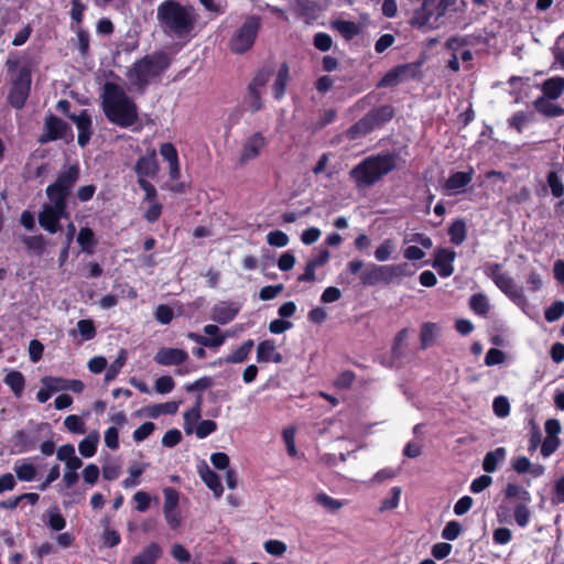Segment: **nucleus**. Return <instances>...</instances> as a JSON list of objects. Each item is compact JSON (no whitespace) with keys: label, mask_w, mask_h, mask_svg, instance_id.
<instances>
[{"label":"nucleus","mask_w":564,"mask_h":564,"mask_svg":"<svg viewBox=\"0 0 564 564\" xmlns=\"http://www.w3.org/2000/svg\"><path fill=\"white\" fill-rule=\"evenodd\" d=\"M160 154L166 162H169L170 177L172 180H178L181 176V169L178 163V154L175 147L170 142L162 143L160 147Z\"/></svg>","instance_id":"obj_18"},{"label":"nucleus","mask_w":564,"mask_h":564,"mask_svg":"<svg viewBox=\"0 0 564 564\" xmlns=\"http://www.w3.org/2000/svg\"><path fill=\"white\" fill-rule=\"evenodd\" d=\"M268 139L262 132H253L241 143L238 153V164L243 166L256 160L268 147Z\"/></svg>","instance_id":"obj_10"},{"label":"nucleus","mask_w":564,"mask_h":564,"mask_svg":"<svg viewBox=\"0 0 564 564\" xmlns=\"http://www.w3.org/2000/svg\"><path fill=\"white\" fill-rule=\"evenodd\" d=\"M495 284L517 305H522L527 302L522 292V288L518 286L514 280L509 274L502 273L495 281Z\"/></svg>","instance_id":"obj_16"},{"label":"nucleus","mask_w":564,"mask_h":564,"mask_svg":"<svg viewBox=\"0 0 564 564\" xmlns=\"http://www.w3.org/2000/svg\"><path fill=\"white\" fill-rule=\"evenodd\" d=\"M79 178V167L70 165L61 172L56 181L46 187V196L50 200L66 202L73 186Z\"/></svg>","instance_id":"obj_8"},{"label":"nucleus","mask_w":564,"mask_h":564,"mask_svg":"<svg viewBox=\"0 0 564 564\" xmlns=\"http://www.w3.org/2000/svg\"><path fill=\"white\" fill-rule=\"evenodd\" d=\"M529 503H518L514 508V520L517 524L521 528H524L530 522V510L528 508Z\"/></svg>","instance_id":"obj_55"},{"label":"nucleus","mask_w":564,"mask_h":564,"mask_svg":"<svg viewBox=\"0 0 564 564\" xmlns=\"http://www.w3.org/2000/svg\"><path fill=\"white\" fill-rule=\"evenodd\" d=\"M547 186L554 197L564 196V183L556 172H550L547 174Z\"/></svg>","instance_id":"obj_47"},{"label":"nucleus","mask_w":564,"mask_h":564,"mask_svg":"<svg viewBox=\"0 0 564 564\" xmlns=\"http://www.w3.org/2000/svg\"><path fill=\"white\" fill-rule=\"evenodd\" d=\"M554 100L555 99L541 96L533 102V106L538 112L545 117H560L564 115V109L560 105L555 104Z\"/></svg>","instance_id":"obj_22"},{"label":"nucleus","mask_w":564,"mask_h":564,"mask_svg":"<svg viewBox=\"0 0 564 564\" xmlns=\"http://www.w3.org/2000/svg\"><path fill=\"white\" fill-rule=\"evenodd\" d=\"M505 359H506V354L502 350L497 349V348H490L486 354L485 364H486V366L491 367V366L503 364Z\"/></svg>","instance_id":"obj_64"},{"label":"nucleus","mask_w":564,"mask_h":564,"mask_svg":"<svg viewBox=\"0 0 564 564\" xmlns=\"http://www.w3.org/2000/svg\"><path fill=\"white\" fill-rule=\"evenodd\" d=\"M66 208V202L62 200H50L44 204L39 214L40 226L50 234L57 232L61 228L59 220L68 216Z\"/></svg>","instance_id":"obj_9"},{"label":"nucleus","mask_w":564,"mask_h":564,"mask_svg":"<svg viewBox=\"0 0 564 564\" xmlns=\"http://www.w3.org/2000/svg\"><path fill=\"white\" fill-rule=\"evenodd\" d=\"M46 524L54 531H62L66 527V520L57 508H50Z\"/></svg>","instance_id":"obj_43"},{"label":"nucleus","mask_w":564,"mask_h":564,"mask_svg":"<svg viewBox=\"0 0 564 564\" xmlns=\"http://www.w3.org/2000/svg\"><path fill=\"white\" fill-rule=\"evenodd\" d=\"M83 466L82 460H74L73 463L65 465L64 474H63V482L66 488H73L78 481V473L77 470Z\"/></svg>","instance_id":"obj_35"},{"label":"nucleus","mask_w":564,"mask_h":564,"mask_svg":"<svg viewBox=\"0 0 564 564\" xmlns=\"http://www.w3.org/2000/svg\"><path fill=\"white\" fill-rule=\"evenodd\" d=\"M161 553L162 551L159 544L151 543L131 560V564H155Z\"/></svg>","instance_id":"obj_29"},{"label":"nucleus","mask_w":564,"mask_h":564,"mask_svg":"<svg viewBox=\"0 0 564 564\" xmlns=\"http://www.w3.org/2000/svg\"><path fill=\"white\" fill-rule=\"evenodd\" d=\"M126 360H127V354H126V350L122 349V350H120L117 359L108 367L106 375H105V380L106 381L113 380L118 376L121 368L124 366Z\"/></svg>","instance_id":"obj_45"},{"label":"nucleus","mask_w":564,"mask_h":564,"mask_svg":"<svg viewBox=\"0 0 564 564\" xmlns=\"http://www.w3.org/2000/svg\"><path fill=\"white\" fill-rule=\"evenodd\" d=\"M240 310L238 302L220 301L210 308L209 318L219 325H226L237 317Z\"/></svg>","instance_id":"obj_12"},{"label":"nucleus","mask_w":564,"mask_h":564,"mask_svg":"<svg viewBox=\"0 0 564 564\" xmlns=\"http://www.w3.org/2000/svg\"><path fill=\"white\" fill-rule=\"evenodd\" d=\"M170 66V58L163 52L145 55L135 62L127 72L129 82L139 90H143L152 79L160 76Z\"/></svg>","instance_id":"obj_4"},{"label":"nucleus","mask_w":564,"mask_h":564,"mask_svg":"<svg viewBox=\"0 0 564 564\" xmlns=\"http://www.w3.org/2000/svg\"><path fill=\"white\" fill-rule=\"evenodd\" d=\"M30 89L31 72L28 67H22L12 83V87L9 93L10 104L14 108L21 109L25 105Z\"/></svg>","instance_id":"obj_11"},{"label":"nucleus","mask_w":564,"mask_h":564,"mask_svg":"<svg viewBox=\"0 0 564 564\" xmlns=\"http://www.w3.org/2000/svg\"><path fill=\"white\" fill-rule=\"evenodd\" d=\"M456 259V252L447 248H438L434 252L433 267L437 270L438 274L447 278L453 274V262Z\"/></svg>","instance_id":"obj_15"},{"label":"nucleus","mask_w":564,"mask_h":564,"mask_svg":"<svg viewBox=\"0 0 564 564\" xmlns=\"http://www.w3.org/2000/svg\"><path fill=\"white\" fill-rule=\"evenodd\" d=\"M276 346L274 340L267 339L260 341L257 348V361L258 362H270L272 354L275 351Z\"/></svg>","instance_id":"obj_40"},{"label":"nucleus","mask_w":564,"mask_h":564,"mask_svg":"<svg viewBox=\"0 0 564 564\" xmlns=\"http://www.w3.org/2000/svg\"><path fill=\"white\" fill-rule=\"evenodd\" d=\"M462 533V525L457 521H449L442 531V538L448 541L456 540Z\"/></svg>","instance_id":"obj_60"},{"label":"nucleus","mask_w":564,"mask_h":564,"mask_svg":"<svg viewBox=\"0 0 564 564\" xmlns=\"http://www.w3.org/2000/svg\"><path fill=\"white\" fill-rule=\"evenodd\" d=\"M372 120L370 118H362L348 131L347 135L349 139H357L359 135L366 134L371 130Z\"/></svg>","instance_id":"obj_46"},{"label":"nucleus","mask_w":564,"mask_h":564,"mask_svg":"<svg viewBox=\"0 0 564 564\" xmlns=\"http://www.w3.org/2000/svg\"><path fill=\"white\" fill-rule=\"evenodd\" d=\"M198 474L205 485L214 492L215 497L220 498L223 496L224 488L219 476L206 464H202V466H199Z\"/></svg>","instance_id":"obj_20"},{"label":"nucleus","mask_w":564,"mask_h":564,"mask_svg":"<svg viewBox=\"0 0 564 564\" xmlns=\"http://www.w3.org/2000/svg\"><path fill=\"white\" fill-rule=\"evenodd\" d=\"M163 494H164L163 511L176 510L177 505H178V492L175 489L169 487V488L164 489Z\"/></svg>","instance_id":"obj_59"},{"label":"nucleus","mask_w":564,"mask_h":564,"mask_svg":"<svg viewBox=\"0 0 564 564\" xmlns=\"http://www.w3.org/2000/svg\"><path fill=\"white\" fill-rule=\"evenodd\" d=\"M452 4V0H423L422 6L414 11L411 24L416 28L436 29Z\"/></svg>","instance_id":"obj_5"},{"label":"nucleus","mask_w":564,"mask_h":564,"mask_svg":"<svg viewBox=\"0 0 564 564\" xmlns=\"http://www.w3.org/2000/svg\"><path fill=\"white\" fill-rule=\"evenodd\" d=\"M77 242L84 251L91 252L95 245V235L90 228H82L77 236Z\"/></svg>","instance_id":"obj_48"},{"label":"nucleus","mask_w":564,"mask_h":564,"mask_svg":"<svg viewBox=\"0 0 564 564\" xmlns=\"http://www.w3.org/2000/svg\"><path fill=\"white\" fill-rule=\"evenodd\" d=\"M100 441V435L97 431L90 432L85 438H83L78 444L79 454L89 458L93 457L97 453V447Z\"/></svg>","instance_id":"obj_28"},{"label":"nucleus","mask_w":564,"mask_h":564,"mask_svg":"<svg viewBox=\"0 0 564 564\" xmlns=\"http://www.w3.org/2000/svg\"><path fill=\"white\" fill-rule=\"evenodd\" d=\"M41 383L50 389L52 393L67 391V379L61 377L46 376L41 379Z\"/></svg>","instance_id":"obj_42"},{"label":"nucleus","mask_w":564,"mask_h":564,"mask_svg":"<svg viewBox=\"0 0 564 564\" xmlns=\"http://www.w3.org/2000/svg\"><path fill=\"white\" fill-rule=\"evenodd\" d=\"M507 451L505 447H498L488 452L482 462V468L486 473H495L498 466L506 459Z\"/></svg>","instance_id":"obj_27"},{"label":"nucleus","mask_w":564,"mask_h":564,"mask_svg":"<svg viewBox=\"0 0 564 564\" xmlns=\"http://www.w3.org/2000/svg\"><path fill=\"white\" fill-rule=\"evenodd\" d=\"M564 315V302L556 301L545 310V319L550 323L560 319Z\"/></svg>","instance_id":"obj_58"},{"label":"nucleus","mask_w":564,"mask_h":564,"mask_svg":"<svg viewBox=\"0 0 564 564\" xmlns=\"http://www.w3.org/2000/svg\"><path fill=\"white\" fill-rule=\"evenodd\" d=\"M159 170L155 151L153 150L149 155L141 156L135 164V172L138 178L152 177Z\"/></svg>","instance_id":"obj_19"},{"label":"nucleus","mask_w":564,"mask_h":564,"mask_svg":"<svg viewBox=\"0 0 564 564\" xmlns=\"http://www.w3.org/2000/svg\"><path fill=\"white\" fill-rule=\"evenodd\" d=\"M441 334V326L436 323L426 322L421 326L420 341L421 348L431 347Z\"/></svg>","instance_id":"obj_24"},{"label":"nucleus","mask_w":564,"mask_h":564,"mask_svg":"<svg viewBox=\"0 0 564 564\" xmlns=\"http://www.w3.org/2000/svg\"><path fill=\"white\" fill-rule=\"evenodd\" d=\"M397 246L391 238L384 239L375 250V258L379 262H386L393 257Z\"/></svg>","instance_id":"obj_33"},{"label":"nucleus","mask_w":564,"mask_h":564,"mask_svg":"<svg viewBox=\"0 0 564 564\" xmlns=\"http://www.w3.org/2000/svg\"><path fill=\"white\" fill-rule=\"evenodd\" d=\"M77 329L84 340H89L95 337L96 328L90 319H80L77 323Z\"/></svg>","instance_id":"obj_57"},{"label":"nucleus","mask_w":564,"mask_h":564,"mask_svg":"<svg viewBox=\"0 0 564 564\" xmlns=\"http://www.w3.org/2000/svg\"><path fill=\"white\" fill-rule=\"evenodd\" d=\"M101 106L107 119L121 128H129L139 119L135 102L119 84L107 82L104 85Z\"/></svg>","instance_id":"obj_2"},{"label":"nucleus","mask_w":564,"mask_h":564,"mask_svg":"<svg viewBox=\"0 0 564 564\" xmlns=\"http://www.w3.org/2000/svg\"><path fill=\"white\" fill-rule=\"evenodd\" d=\"M414 67L412 65H401L388 72L379 83L380 87L398 85L400 82L412 75Z\"/></svg>","instance_id":"obj_21"},{"label":"nucleus","mask_w":564,"mask_h":564,"mask_svg":"<svg viewBox=\"0 0 564 564\" xmlns=\"http://www.w3.org/2000/svg\"><path fill=\"white\" fill-rule=\"evenodd\" d=\"M4 383L10 387L15 397L19 398L23 392L25 380L20 371H10L4 378Z\"/></svg>","instance_id":"obj_36"},{"label":"nucleus","mask_w":564,"mask_h":564,"mask_svg":"<svg viewBox=\"0 0 564 564\" xmlns=\"http://www.w3.org/2000/svg\"><path fill=\"white\" fill-rule=\"evenodd\" d=\"M315 501L322 506L326 511L335 513L340 510L346 503L341 500L335 499L325 492H319L315 496Z\"/></svg>","instance_id":"obj_37"},{"label":"nucleus","mask_w":564,"mask_h":564,"mask_svg":"<svg viewBox=\"0 0 564 564\" xmlns=\"http://www.w3.org/2000/svg\"><path fill=\"white\" fill-rule=\"evenodd\" d=\"M265 552L272 556L281 557L285 554L288 546L280 540H268L263 543Z\"/></svg>","instance_id":"obj_51"},{"label":"nucleus","mask_w":564,"mask_h":564,"mask_svg":"<svg viewBox=\"0 0 564 564\" xmlns=\"http://www.w3.org/2000/svg\"><path fill=\"white\" fill-rule=\"evenodd\" d=\"M448 235L452 243L456 246L462 245L467 235L466 223L460 218L454 220L448 228Z\"/></svg>","instance_id":"obj_31"},{"label":"nucleus","mask_w":564,"mask_h":564,"mask_svg":"<svg viewBox=\"0 0 564 564\" xmlns=\"http://www.w3.org/2000/svg\"><path fill=\"white\" fill-rule=\"evenodd\" d=\"M267 242L271 247L283 248L289 245V236L282 230H273L267 235Z\"/></svg>","instance_id":"obj_52"},{"label":"nucleus","mask_w":564,"mask_h":564,"mask_svg":"<svg viewBox=\"0 0 564 564\" xmlns=\"http://www.w3.org/2000/svg\"><path fill=\"white\" fill-rule=\"evenodd\" d=\"M205 334V347L218 349L226 341V334H221L220 328L216 324H207L203 327Z\"/></svg>","instance_id":"obj_23"},{"label":"nucleus","mask_w":564,"mask_h":564,"mask_svg":"<svg viewBox=\"0 0 564 564\" xmlns=\"http://www.w3.org/2000/svg\"><path fill=\"white\" fill-rule=\"evenodd\" d=\"M252 348H253V340L248 339L240 347H238L235 351H232L230 355L226 356L224 359H219L217 361V364L218 365H221L223 362L241 364L248 359Z\"/></svg>","instance_id":"obj_26"},{"label":"nucleus","mask_w":564,"mask_h":564,"mask_svg":"<svg viewBox=\"0 0 564 564\" xmlns=\"http://www.w3.org/2000/svg\"><path fill=\"white\" fill-rule=\"evenodd\" d=\"M156 19L165 35L185 41L192 37L197 22L194 9L176 0L163 1L158 7Z\"/></svg>","instance_id":"obj_1"},{"label":"nucleus","mask_w":564,"mask_h":564,"mask_svg":"<svg viewBox=\"0 0 564 564\" xmlns=\"http://www.w3.org/2000/svg\"><path fill=\"white\" fill-rule=\"evenodd\" d=\"M288 80H289V67L286 64H282L276 74V77H275V80H274V84L272 87L273 95L276 99H281L284 96Z\"/></svg>","instance_id":"obj_32"},{"label":"nucleus","mask_w":564,"mask_h":564,"mask_svg":"<svg viewBox=\"0 0 564 564\" xmlns=\"http://www.w3.org/2000/svg\"><path fill=\"white\" fill-rule=\"evenodd\" d=\"M69 131V126L62 119L55 116H48L45 119L44 132L40 137L41 143L66 138Z\"/></svg>","instance_id":"obj_13"},{"label":"nucleus","mask_w":564,"mask_h":564,"mask_svg":"<svg viewBox=\"0 0 564 564\" xmlns=\"http://www.w3.org/2000/svg\"><path fill=\"white\" fill-rule=\"evenodd\" d=\"M506 497L511 499H517L519 503H530L531 495L530 492L516 484H509L505 490Z\"/></svg>","instance_id":"obj_39"},{"label":"nucleus","mask_w":564,"mask_h":564,"mask_svg":"<svg viewBox=\"0 0 564 564\" xmlns=\"http://www.w3.org/2000/svg\"><path fill=\"white\" fill-rule=\"evenodd\" d=\"M408 263L379 265L368 263L360 272V281L365 286H372L379 283H391L394 279L409 274Z\"/></svg>","instance_id":"obj_6"},{"label":"nucleus","mask_w":564,"mask_h":564,"mask_svg":"<svg viewBox=\"0 0 564 564\" xmlns=\"http://www.w3.org/2000/svg\"><path fill=\"white\" fill-rule=\"evenodd\" d=\"M474 171L455 172L446 181L444 189L448 196L463 193L466 186L473 181Z\"/></svg>","instance_id":"obj_17"},{"label":"nucleus","mask_w":564,"mask_h":564,"mask_svg":"<svg viewBox=\"0 0 564 564\" xmlns=\"http://www.w3.org/2000/svg\"><path fill=\"white\" fill-rule=\"evenodd\" d=\"M178 410V402L170 401L162 404L154 405L150 409L149 415L158 417L161 414H175Z\"/></svg>","instance_id":"obj_50"},{"label":"nucleus","mask_w":564,"mask_h":564,"mask_svg":"<svg viewBox=\"0 0 564 564\" xmlns=\"http://www.w3.org/2000/svg\"><path fill=\"white\" fill-rule=\"evenodd\" d=\"M175 387V382L170 376H162L156 379L154 388L158 393L166 394L170 393Z\"/></svg>","instance_id":"obj_62"},{"label":"nucleus","mask_w":564,"mask_h":564,"mask_svg":"<svg viewBox=\"0 0 564 564\" xmlns=\"http://www.w3.org/2000/svg\"><path fill=\"white\" fill-rule=\"evenodd\" d=\"M217 430V424L213 420H204L197 423L196 427H194V431L197 438L203 440L214 433Z\"/></svg>","instance_id":"obj_54"},{"label":"nucleus","mask_w":564,"mask_h":564,"mask_svg":"<svg viewBox=\"0 0 564 564\" xmlns=\"http://www.w3.org/2000/svg\"><path fill=\"white\" fill-rule=\"evenodd\" d=\"M541 89L543 97L556 100L564 93V78L560 76L549 78L542 84Z\"/></svg>","instance_id":"obj_25"},{"label":"nucleus","mask_w":564,"mask_h":564,"mask_svg":"<svg viewBox=\"0 0 564 564\" xmlns=\"http://www.w3.org/2000/svg\"><path fill=\"white\" fill-rule=\"evenodd\" d=\"M553 56H554L553 67L558 64L561 68H564V33L557 37V40L554 44Z\"/></svg>","instance_id":"obj_63"},{"label":"nucleus","mask_w":564,"mask_h":564,"mask_svg":"<svg viewBox=\"0 0 564 564\" xmlns=\"http://www.w3.org/2000/svg\"><path fill=\"white\" fill-rule=\"evenodd\" d=\"M394 167L395 161L393 155H376L362 160L349 174L357 187L366 188L372 186Z\"/></svg>","instance_id":"obj_3"},{"label":"nucleus","mask_w":564,"mask_h":564,"mask_svg":"<svg viewBox=\"0 0 564 564\" xmlns=\"http://www.w3.org/2000/svg\"><path fill=\"white\" fill-rule=\"evenodd\" d=\"M56 457L58 460L63 462L65 465L69 464V462L82 460L75 452V447L72 444H65L57 448Z\"/></svg>","instance_id":"obj_49"},{"label":"nucleus","mask_w":564,"mask_h":564,"mask_svg":"<svg viewBox=\"0 0 564 564\" xmlns=\"http://www.w3.org/2000/svg\"><path fill=\"white\" fill-rule=\"evenodd\" d=\"M494 412L498 417H506L510 413V404L506 397H497L492 403Z\"/></svg>","instance_id":"obj_61"},{"label":"nucleus","mask_w":564,"mask_h":564,"mask_svg":"<svg viewBox=\"0 0 564 564\" xmlns=\"http://www.w3.org/2000/svg\"><path fill=\"white\" fill-rule=\"evenodd\" d=\"M200 419V400L198 399L196 404L184 413V430L187 434L193 433L195 424Z\"/></svg>","instance_id":"obj_38"},{"label":"nucleus","mask_w":564,"mask_h":564,"mask_svg":"<svg viewBox=\"0 0 564 564\" xmlns=\"http://www.w3.org/2000/svg\"><path fill=\"white\" fill-rule=\"evenodd\" d=\"M401 494H402L401 487H392L390 489V497L389 498H384L381 501L379 511L380 512H386V511L394 510L395 508H398L399 502H400V498H401Z\"/></svg>","instance_id":"obj_41"},{"label":"nucleus","mask_w":564,"mask_h":564,"mask_svg":"<svg viewBox=\"0 0 564 564\" xmlns=\"http://www.w3.org/2000/svg\"><path fill=\"white\" fill-rule=\"evenodd\" d=\"M153 359L160 366H180L188 359V354L184 349L162 347Z\"/></svg>","instance_id":"obj_14"},{"label":"nucleus","mask_w":564,"mask_h":564,"mask_svg":"<svg viewBox=\"0 0 564 564\" xmlns=\"http://www.w3.org/2000/svg\"><path fill=\"white\" fill-rule=\"evenodd\" d=\"M470 308L478 315H486L489 311L488 299L484 294H474L469 301Z\"/></svg>","instance_id":"obj_44"},{"label":"nucleus","mask_w":564,"mask_h":564,"mask_svg":"<svg viewBox=\"0 0 564 564\" xmlns=\"http://www.w3.org/2000/svg\"><path fill=\"white\" fill-rule=\"evenodd\" d=\"M64 425L72 433H77V434L85 433V423L78 415H75V414L68 415L64 420Z\"/></svg>","instance_id":"obj_56"},{"label":"nucleus","mask_w":564,"mask_h":564,"mask_svg":"<svg viewBox=\"0 0 564 564\" xmlns=\"http://www.w3.org/2000/svg\"><path fill=\"white\" fill-rule=\"evenodd\" d=\"M333 26L346 40H351L352 37L358 35L361 31L359 24H357L352 21H346V20H337V21L333 22Z\"/></svg>","instance_id":"obj_34"},{"label":"nucleus","mask_w":564,"mask_h":564,"mask_svg":"<svg viewBox=\"0 0 564 564\" xmlns=\"http://www.w3.org/2000/svg\"><path fill=\"white\" fill-rule=\"evenodd\" d=\"M13 470L21 481H32L36 476L35 466L28 459L18 460L13 466Z\"/></svg>","instance_id":"obj_30"},{"label":"nucleus","mask_w":564,"mask_h":564,"mask_svg":"<svg viewBox=\"0 0 564 564\" xmlns=\"http://www.w3.org/2000/svg\"><path fill=\"white\" fill-rule=\"evenodd\" d=\"M144 466L140 465H132L129 468L130 476L122 480V487L123 488H132L137 487L140 484L139 477L144 471Z\"/></svg>","instance_id":"obj_53"},{"label":"nucleus","mask_w":564,"mask_h":564,"mask_svg":"<svg viewBox=\"0 0 564 564\" xmlns=\"http://www.w3.org/2000/svg\"><path fill=\"white\" fill-rule=\"evenodd\" d=\"M259 29L260 18L256 15L249 17L232 35L229 43L230 50L237 54L250 50L256 41Z\"/></svg>","instance_id":"obj_7"}]
</instances>
